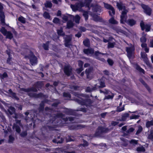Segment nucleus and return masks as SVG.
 I'll use <instances>...</instances> for the list:
<instances>
[{
    "instance_id": "obj_1",
    "label": "nucleus",
    "mask_w": 153,
    "mask_h": 153,
    "mask_svg": "<svg viewBox=\"0 0 153 153\" xmlns=\"http://www.w3.org/2000/svg\"><path fill=\"white\" fill-rule=\"evenodd\" d=\"M117 6L120 10H123L120 16V22L124 23L126 22L128 25L132 26L134 25L136 23V21L132 19H128L126 21V13L128 10L125 6L121 3L117 2Z\"/></svg>"
},
{
    "instance_id": "obj_2",
    "label": "nucleus",
    "mask_w": 153,
    "mask_h": 153,
    "mask_svg": "<svg viewBox=\"0 0 153 153\" xmlns=\"http://www.w3.org/2000/svg\"><path fill=\"white\" fill-rule=\"evenodd\" d=\"M85 2V3H83L81 2L79 3L76 4L74 5H71V7L73 11H76L79 10L82 7L85 6L89 7V4L91 2V1L90 0H86Z\"/></svg>"
},
{
    "instance_id": "obj_3",
    "label": "nucleus",
    "mask_w": 153,
    "mask_h": 153,
    "mask_svg": "<svg viewBox=\"0 0 153 153\" xmlns=\"http://www.w3.org/2000/svg\"><path fill=\"white\" fill-rule=\"evenodd\" d=\"M134 47L131 44L130 45L129 47H126V51L127 52V55L129 59L134 58Z\"/></svg>"
},
{
    "instance_id": "obj_4",
    "label": "nucleus",
    "mask_w": 153,
    "mask_h": 153,
    "mask_svg": "<svg viewBox=\"0 0 153 153\" xmlns=\"http://www.w3.org/2000/svg\"><path fill=\"white\" fill-rule=\"evenodd\" d=\"M75 95L78 97V99H76V101L81 105H88L89 104H90L91 103V102L90 100H88L86 101H85L84 100V99L79 97V95L78 94H76Z\"/></svg>"
},
{
    "instance_id": "obj_5",
    "label": "nucleus",
    "mask_w": 153,
    "mask_h": 153,
    "mask_svg": "<svg viewBox=\"0 0 153 153\" xmlns=\"http://www.w3.org/2000/svg\"><path fill=\"white\" fill-rule=\"evenodd\" d=\"M3 9V6L1 3H0V19L1 24L2 25H4L5 24V16L4 13L2 12Z\"/></svg>"
},
{
    "instance_id": "obj_6",
    "label": "nucleus",
    "mask_w": 153,
    "mask_h": 153,
    "mask_svg": "<svg viewBox=\"0 0 153 153\" xmlns=\"http://www.w3.org/2000/svg\"><path fill=\"white\" fill-rule=\"evenodd\" d=\"M108 131V129L106 128L99 127L96 132V134L97 136H98L102 133H106Z\"/></svg>"
},
{
    "instance_id": "obj_7",
    "label": "nucleus",
    "mask_w": 153,
    "mask_h": 153,
    "mask_svg": "<svg viewBox=\"0 0 153 153\" xmlns=\"http://www.w3.org/2000/svg\"><path fill=\"white\" fill-rule=\"evenodd\" d=\"M29 57L30 63L32 65H35L37 63V58L32 53H31V55L29 56Z\"/></svg>"
},
{
    "instance_id": "obj_8",
    "label": "nucleus",
    "mask_w": 153,
    "mask_h": 153,
    "mask_svg": "<svg viewBox=\"0 0 153 153\" xmlns=\"http://www.w3.org/2000/svg\"><path fill=\"white\" fill-rule=\"evenodd\" d=\"M141 7L144 10V12L147 15L150 16L151 14L152 10L148 6L145 4H142Z\"/></svg>"
},
{
    "instance_id": "obj_9",
    "label": "nucleus",
    "mask_w": 153,
    "mask_h": 153,
    "mask_svg": "<svg viewBox=\"0 0 153 153\" xmlns=\"http://www.w3.org/2000/svg\"><path fill=\"white\" fill-rule=\"evenodd\" d=\"M104 6L106 8L110 10L109 11L110 15L112 16L115 14V12L114 10L111 6L108 4H105Z\"/></svg>"
},
{
    "instance_id": "obj_10",
    "label": "nucleus",
    "mask_w": 153,
    "mask_h": 153,
    "mask_svg": "<svg viewBox=\"0 0 153 153\" xmlns=\"http://www.w3.org/2000/svg\"><path fill=\"white\" fill-rule=\"evenodd\" d=\"M140 26L142 30L146 29V32H148L150 30L151 27V25H145L143 22H142L140 23Z\"/></svg>"
},
{
    "instance_id": "obj_11",
    "label": "nucleus",
    "mask_w": 153,
    "mask_h": 153,
    "mask_svg": "<svg viewBox=\"0 0 153 153\" xmlns=\"http://www.w3.org/2000/svg\"><path fill=\"white\" fill-rule=\"evenodd\" d=\"M93 68L90 67L87 69L85 70V73L87 75V77L88 79H91L92 77V71Z\"/></svg>"
},
{
    "instance_id": "obj_12",
    "label": "nucleus",
    "mask_w": 153,
    "mask_h": 153,
    "mask_svg": "<svg viewBox=\"0 0 153 153\" xmlns=\"http://www.w3.org/2000/svg\"><path fill=\"white\" fill-rule=\"evenodd\" d=\"M20 126H21V125L20 124V122L19 120L17 121L16 124H14L13 126V128L15 129L16 131L18 133H20L21 130L19 127Z\"/></svg>"
},
{
    "instance_id": "obj_13",
    "label": "nucleus",
    "mask_w": 153,
    "mask_h": 153,
    "mask_svg": "<svg viewBox=\"0 0 153 153\" xmlns=\"http://www.w3.org/2000/svg\"><path fill=\"white\" fill-rule=\"evenodd\" d=\"M141 58L146 62V64L149 67H150V65L148 61V58L147 56V54L141 52Z\"/></svg>"
},
{
    "instance_id": "obj_14",
    "label": "nucleus",
    "mask_w": 153,
    "mask_h": 153,
    "mask_svg": "<svg viewBox=\"0 0 153 153\" xmlns=\"http://www.w3.org/2000/svg\"><path fill=\"white\" fill-rule=\"evenodd\" d=\"M71 68L69 65L65 66L64 67V71L67 75L69 76L71 73Z\"/></svg>"
},
{
    "instance_id": "obj_15",
    "label": "nucleus",
    "mask_w": 153,
    "mask_h": 153,
    "mask_svg": "<svg viewBox=\"0 0 153 153\" xmlns=\"http://www.w3.org/2000/svg\"><path fill=\"white\" fill-rule=\"evenodd\" d=\"M68 38H65V46L67 47H70L71 46V44L70 42L71 39V36H68Z\"/></svg>"
},
{
    "instance_id": "obj_16",
    "label": "nucleus",
    "mask_w": 153,
    "mask_h": 153,
    "mask_svg": "<svg viewBox=\"0 0 153 153\" xmlns=\"http://www.w3.org/2000/svg\"><path fill=\"white\" fill-rule=\"evenodd\" d=\"M94 51L92 49H84L83 50L84 52L86 54L88 55H90L93 54Z\"/></svg>"
},
{
    "instance_id": "obj_17",
    "label": "nucleus",
    "mask_w": 153,
    "mask_h": 153,
    "mask_svg": "<svg viewBox=\"0 0 153 153\" xmlns=\"http://www.w3.org/2000/svg\"><path fill=\"white\" fill-rule=\"evenodd\" d=\"M53 142L55 143H62L63 141L62 139L60 138V137L59 136L57 138H56L53 139Z\"/></svg>"
},
{
    "instance_id": "obj_18",
    "label": "nucleus",
    "mask_w": 153,
    "mask_h": 153,
    "mask_svg": "<svg viewBox=\"0 0 153 153\" xmlns=\"http://www.w3.org/2000/svg\"><path fill=\"white\" fill-rule=\"evenodd\" d=\"M6 37V38L9 39H11L13 37V36L12 33L9 31H7L6 34L4 35Z\"/></svg>"
},
{
    "instance_id": "obj_19",
    "label": "nucleus",
    "mask_w": 153,
    "mask_h": 153,
    "mask_svg": "<svg viewBox=\"0 0 153 153\" xmlns=\"http://www.w3.org/2000/svg\"><path fill=\"white\" fill-rule=\"evenodd\" d=\"M8 92L10 96L14 98L17 100H18V98L17 97L16 95L14 93H13L11 89H9L8 90Z\"/></svg>"
},
{
    "instance_id": "obj_20",
    "label": "nucleus",
    "mask_w": 153,
    "mask_h": 153,
    "mask_svg": "<svg viewBox=\"0 0 153 153\" xmlns=\"http://www.w3.org/2000/svg\"><path fill=\"white\" fill-rule=\"evenodd\" d=\"M134 67L137 70L139 71L140 72L143 73L144 72V70L141 68L139 66L135 64L134 65Z\"/></svg>"
},
{
    "instance_id": "obj_21",
    "label": "nucleus",
    "mask_w": 153,
    "mask_h": 153,
    "mask_svg": "<svg viewBox=\"0 0 153 153\" xmlns=\"http://www.w3.org/2000/svg\"><path fill=\"white\" fill-rule=\"evenodd\" d=\"M14 140V137L13 136L10 135L9 136L8 143H12L13 142Z\"/></svg>"
},
{
    "instance_id": "obj_22",
    "label": "nucleus",
    "mask_w": 153,
    "mask_h": 153,
    "mask_svg": "<svg viewBox=\"0 0 153 153\" xmlns=\"http://www.w3.org/2000/svg\"><path fill=\"white\" fill-rule=\"evenodd\" d=\"M141 46L143 48H144V50L146 53L149 52V48L147 47V44L146 43H142Z\"/></svg>"
},
{
    "instance_id": "obj_23",
    "label": "nucleus",
    "mask_w": 153,
    "mask_h": 153,
    "mask_svg": "<svg viewBox=\"0 0 153 153\" xmlns=\"http://www.w3.org/2000/svg\"><path fill=\"white\" fill-rule=\"evenodd\" d=\"M146 34H143L142 36L140 38V41L142 43H145L146 41Z\"/></svg>"
},
{
    "instance_id": "obj_24",
    "label": "nucleus",
    "mask_w": 153,
    "mask_h": 153,
    "mask_svg": "<svg viewBox=\"0 0 153 153\" xmlns=\"http://www.w3.org/2000/svg\"><path fill=\"white\" fill-rule=\"evenodd\" d=\"M18 20L22 23H25L26 22L25 19L22 16L19 17L18 19Z\"/></svg>"
},
{
    "instance_id": "obj_25",
    "label": "nucleus",
    "mask_w": 153,
    "mask_h": 153,
    "mask_svg": "<svg viewBox=\"0 0 153 153\" xmlns=\"http://www.w3.org/2000/svg\"><path fill=\"white\" fill-rule=\"evenodd\" d=\"M115 44V42H108V48H112L114 47Z\"/></svg>"
},
{
    "instance_id": "obj_26",
    "label": "nucleus",
    "mask_w": 153,
    "mask_h": 153,
    "mask_svg": "<svg viewBox=\"0 0 153 153\" xmlns=\"http://www.w3.org/2000/svg\"><path fill=\"white\" fill-rule=\"evenodd\" d=\"M83 43L85 46L88 47L90 45L89 41L88 39H86L83 41Z\"/></svg>"
},
{
    "instance_id": "obj_27",
    "label": "nucleus",
    "mask_w": 153,
    "mask_h": 153,
    "mask_svg": "<svg viewBox=\"0 0 153 153\" xmlns=\"http://www.w3.org/2000/svg\"><path fill=\"white\" fill-rule=\"evenodd\" d=\"M109 22L110 23L112 24H116L117 23V22L113 18L110 19L109 20Z\"/></svg>"
},
{
    "instance_id": "obj_28",
    "label": "nucleus",
    "mask_w": 153,
    "mask_h": 153,
    "mask_svg": "<svg viewBox=\"0 0 153 153\" xmlns=\"http://www.w3.org/2000/svg\"><path fill=\"white\" fill-rule=\"evenodd\" d=\"M93 17V19L96 21H99L100 20V18L97 16L95 15H92Z\"/></svg>"
},
{
    "instance_id": "obj_29",
    "label": "nucleus",
    "mask_w": 153,
    "mask_h": 153,
    "mask_svg": "<svg viewBox=\"0 0 153 153\" xmlns=\"http://www.w3.org/2000/svg\"><path fill=\"white\" fill-rule=\"evenodd\" d=\"M53 22L55 24H59L60 23V21L59 19L58 18L55 17L53 19Z\"/></svg>"
},
{
    "instance_id": "obj_30",
    "label": "nucleus",
    "mask_w": 153,
    "mask_h": 153,
    "mask_svg": "<svg viewBox=\"0 0 153 153\" xmlns=\"http://www.w3.org/2000/svg\"><path fill=\"white\" fill-rule=\"evenodd\" d=\"M8 111L10 114H12L15 113V108L12 107H10L8 110Z\"/></svg>"
},
{
    "instance_id": "obj_31",
    "label": "nucleus",
    "mask_w": 153,
    "mask_h": 153,
    "mask_svg": "<svg viewBox=\"0 0 153 153\" xmlns=\"http://www.w3.org/2000/svg\"><path fill=\"white\" fill-rule=\"evenodd\" d=\"M43 16L46 19H49L50 18V16L49 13L45 12L43 14Z\"/></svg>"
},
{
    "instance_id": "obj_32",
    "label": "nucleus",
    "mask_w": 153,
    "mask_h": 153,
    "mask_svg": "<svg viewBox=\"0 0 153 153\" xmlns=\"http://www.w3.org/2000/svg\"><path fill=\"white\" fill-rule=\"evenodd\" d=\"M74 24L72 22L70 21L68 22L67 24V27L68 28H70L73 26Z\"/></svg>"
},
{
    "instance_id": "obj_33",
    "label": "nucleus",
    "mask_w": 153,
    "mask_h": 153,
    "mask_svg": "<svg viewBox=\"0 0 153 153\" xmlns=\"http://www.w3.org/2000/svg\"><path fill=\"white\" fill-rule=\"evenodd\" d=\"M80 17L78 15H76L75 17V21L76 23H78L79 22Z\"/></svg>"
},
{
    "instance_id": "obj_34",
    "label": "nucleus",
    "mask_w": 153,
    "mask_h": 153,
    "mask_svg": "<svg viewBox=\"0 0 153 153\" xmlns=\"http://www.w3.org/2000/svg\"><path fill=\"white\" fill-rule=\"evenodd\" d=\"M45 6L48 7H51L52 6V4L51 2L49 1H47L46 3L45 4Z\"/></svg>"
},
{
    "instance_id": "obj_35",
    "label": "nucleus",
    "mask_w": 153,
    "mask_h": 153,
    "mask_svg": "<svg viewBox=\"0 0 153 153\" xmlns=\"http://www.w3.org/2000/svg\"><path fill=\"white\" fill-rule=\"evenodd\" d=\"M57 33L59 35L62 36L64 35V33L63 32L62 30V28H60V29L57 30Z\"/></svg>"
},
{
    "instance_id": "obj_36",
    "label": "nucleus",
    "mask_w": 153,
    "mask_h": 153,
    "mask_svg": "<svg viewBox=\"0 0 153 153\" xmlns=\"http://www.w3.org/2000/svg\"><path fill=\"white\" fill-rule=\"evenodd\" d=\"M97 86H96V88L97 87ZM96 89V88H95V87H94V88H90V87H88L86 89V91L87 92H90V91H93V90H95Z\"/></svg>"
},
{
    "instance_id": "obj_37",
    "label": "nucleus",
    "mask_w": 153,
    "mask_h": 153,
    "mask_svg": "<svg viewBox=\"0 0 153 153\" xmlns=\"http://www.w3.org/2000/svg\"><path fill=\"white\" fill-rule=\"evenodd\" d=\"M1 31L2 33L4 35L7 32V31L6 30L4 27H2L1 30Z\"/></svg>"
},
{
    "instance_id": "obj_38",
    "label": "nucleus",
    "mask_w": 153,
    "mask_h": 153,
    "mask_svg": "<svg viewBox=\"0 0 153 153\" xmlns=\"http://www.w3.org/2000/svg\"><path fill=\"white\" fill-rule=\"evenodd\" d=\"M99 82H100V85L99 86V87L103 88L105 86V83L103 81H102L101 80H100Z\"/></svg>"
},
{
    "instance_id": "obj_39",
    "label": "nucleus",
    "mask_w": 153,
    "mask_h": 153,
    "mask_svg": "<svg viewBox=\"0 0 153 153\" xmlns=\"http://www.w3.org/2000/svg\"><path fill=\"white\" fill-rule=\"evenodd\" d=\"M153 125V121H148L147 122L146 126L147 127H150V126Z\"/></svg>"
},
{
    "instance_id": "obj_40",
    "label": "nucleus",
    "mask_w": 153,
    "mask_h": 153,
    "mask_svg": "<svg viewBox=\"0 0 153 153\" xmlns=\"http://www.w3.org/2000/svg\"><path fill=\"white\" fill-rule=\"evenodd\" d=\"M137 151L140 152H144L145 151L144 148L143 146L137 148Z\"/></svg>"
},
{
    "instance_id": "obj_41",
    "label": "nucleus",
    "mask_w": 153,
    "mask_h": 153,
    "mask_svg": "<svg viewBox=\"0 0 153 153\" xmlns=\"http://www.w3.org/2000/svg\"><path fill=\"white\" fill-rule=\"evenodd\" d=\"M83 15L85 18V20L88 19V13L87 12L85 11L83 12Z\"/></svg>"
},
{
    "instance_id": "obj_42",
    "label": "nucleus",
    "mask_w": 153,
    "mask_h": 153,
    "mask_svg": "<svg viewBox=\"0 0 153 153\" xmlns=\"http://www.w3.org/2000/svg\"><path fill=\"white\" fill-rule=\"evenodd\" d=\"M142 127L140 126H138V129L137 130V131L136 133V134H137L140 133L142 131Z\"/></svg>"
},
{
    "instance_id": "obj_43",
    "label": "nucleus",
    "mask_w": 153,
    "mask_h": 153,
    "mask_svg": "<svg viewBox=\"0 0 153 153\" xmlns=\"http://www.w3.org/2000/svg\"><path fill=\"white\" fill-rule=\"evenodd\" d=\"M100 93H103L104 94H109V92H110L108 90H107L106 89L105 90L103 91H102L101 90H100Z\"/></svg>"
},
{
    "instance_id": "obj_44",
    "label": "nucleus",
    "mask_w": 153,
    "mask_h": 153,
    "mask_svg": "<svg viewBox=\"0 0 153 153\" xmlns=\"http://www.w3.org/2000/svg\"><path fill=\"white\" fill-rule=\"evenodd\" d=\"M7 74L6 73H4L2 75L0 76V77L2 79H4V78L7 77Z\"/></svg>"
},
{
    "instance_id": "obj_45",
    "label": "nucleus",
    "mask_w": 153,
    "mask_h": 153,
    "mask_svg": "<svg viewBox=\"0 0 153 153\" xmlns=\"http://www.w3.org/2000/svg\"><path fill=\"white\" fill-rule=\"evenodd\" d=\"M48 42H47L46 44H44L43 45V47L45 50H48Z\"/></svg>"
},
{
    "instance_id": "obj_46",
    "label": "nucleus",
    "mask_w": 153,
    "mask_h": 153,
    "mask_svg": "<svg viewBox=\"0 0 153 153\" xmlns=\"http://www.w3.org/2000/svg\"><path fill=\"white\" fill-rule=\"evenodd\" d=\"M114 97V95L112 94L111 95H108L107 96H106L105 98V99H112Z\"/></svg>"
},
{
    "instance_id": "obj_47",
    "label": "nucleus",
    "mask_w": 153,
    "mask_h": 153,
    "mask_svg": "<svg viewBox=\"0 0 153 153\" xmlns=\"http://www.w3.org/2000/svg\"><path fill=\"white\" fill-rule=\"evenodd\" d=\"M134 130V129L132 128H130L127 131V133H130L131 132H132Z\"/></svg>"
},
{
    "instance_id": "obj_48",
    "label": "nucleus",
    "mask_w": 153,
    "mask_h": 153,
    "mask_svg": "<svg viewBox=\"0 0 153 153\" xmlns=\"http://www.w3.org/2000/svg\"><path fill=\"white\" fill-rule=\"evenodd\" d=\"M107 62L110 65H112L113 64V61L110 59H108L107 60Z\"/></svg>"
},
{
    "instance_id": "obj_49",
    "label": "nucleus",
    "mask_w": 153,
    "mask_h": 153,
    "mask_svg": "<svg viewBox=\"0 0 153 153\" xmlns=\"http://www.w3.org/2000/svg\"><path fill=\"white\" fill-rule=\"evenodd\" d=\"M63 96L65 97H69V98L71 97V96H70V94H69L68 93H64Z\"/></svg>"
},
{
    "instance_id": "obj_50",
    "label": "nucleus",
    "mask_w": 153,
    "mask_h": 153,
    "mask_svg": "<svg viewBox=\"0 0 153 153\" xmlns=\"http://www.w3.org/2000/svg\"><path fill=\"white\" fill-rule=\"evenodd\" d=\"M130 143L132 144H137V141L134 140H131V141L130 142Z\"/></svg>"
},
{
    "instance_id": "obj_51",
    "label": "nucleus",
    "mask_w": 153,
    "mask_h": 153,
    "mask_svg": "<svg viewBox=\"0 0 153 153\" xmlns=\"http://www.w3.org/2000/svg\"><path fill=\"white\" fill-rule=\"evenodd\" d=\"M139 117V116L138 115H133L132 116H131L130 118L131 119H136L137 118Z\"/></svg>"
},
{
    "instance_id": "obj_52",
    "label": "nucleus",
    "mask_w": 153,
    "mask_h": 153,
    "mask_svg": "<svg viewBox=\"0 0 153 153\" xmlns=\"http://www.w3.org/2000/svg\"><path fill=\"white\" fill-rule=\"evenodd\" d=\"M83 69L82 68V67H80L79 69H77L76 70V71L78 73H79L80 72H81L82 70Z\"/></svg>"
},
{
    "instance_id": "obj_53",
    "label": "nucleus",
    "mask_w": 153,
    "mask_h": 153,
    "mask_svg": "<svg viewBox=\"0 0 153 153\" xmlns=\"http://www.w3.org/2000/svg\"><path fill=\"white\" fill-rule=\"evenodd\" d=\"M31 90V89H24V88H22L21 90L22 91H24L25 92H28L30 91Z\"/></svg>"
},
{
    "instance_id": "obj_54",
    "label": "nucleus",
    "mask_w": 153,
    "mask_h": 153,
    "mask_svg": "<svg viewBox=\"0 0 153 153\" xmlns=\"http://www.w3.org/2000/svg\"><path fill=\"white\" fill-rule=\"evenodd\" d=\"M12 58L10 57V56L9 57V58L7 60V63L9 64H10L11 62L10 61H12Z\"/></svg>"
},
{
    "instance_id": "obj_55",
    "label": "nucleus",
    "mask_w": 153,
    "mask_h": 153,
    "mask_svg": "<svg viewBox=\"0 0 153 153\" xmlns=\"http://www.w3.org/2000/svg\"><path fill=\"white\" fill-rule=\"evenodd\" d=\"M83 64V63L82 61H78V65L80 68L82 67Z\"/></svg>"
},
{
    "instance_id": "obj_56",
    "label": "nucleus",
    "mask_w": 153,
    "mask_h": 153,
    "mask_svg": "<svg viewBox=\"0 0 153 153\" xmlns=\"http://www.w3.org/2000/svg\"><path fill=\"white\" fill-rule=\"evenodd\" d=\"M118 123L116 121H112L111 123V124L113 126H115V125H117L118 124Z\"/></svg>"
},
{
    "instance_id": "obj_57",
    "label": "nucleus",
    "mask_w": 153,
    "mask_h": 153,
    "mask_svg": "<svg viewBox=\"0 0 153 153\" xmlns=\"http://www.w3.org/2000/svg\"><path fill=\"white\" fill-rule=\"evenodd\" d=\"M27 134V133L26 131H24L22 132L21 134V136L22 137H25Z\"/></svg>"
},
{
    "instance_id": "obj_58",
    "label": "nucleus",
    "mask_w": 153,
    "mask_h": 153,
    "mask_svg": "<svg viewBox=\"0 0 153 153\" xmlns=\"http://www.w3.org/2000/svg\"><path fill=\"white\" fill-rule=\"evenodd\" d=\"M62 19L63 20H64L65 21H66L68 20V17L65 16L64 15L62 17Z\"/></svg>"
},
{
    "instance_id": "obj_59",
    "label": "nucleus",
    "mask_w": 153,
    "mask_h": 153,
    "mask_svg": "<svg viewBox=\"0 0 153 153\" xmlns=\"http://www.w3.org/2000/svg\"><path fill=\"white\" fill-rule=\"evenodd\" d=\"M149 46L153 48V40H151L150 41Z\"/></svg>"
},
{
    "instance_id": "obj_60",
    "label": "nucleus",
    "mask_w": 153,
    "mask_h": 153,
    "mask_svg": "<svg viewBox=\"0 0 153 153\" xmlns=\"http://www.w3.org/2000/svg\"><path fill=\"white\" fill-rule=\"evenodd\" d=\"M94 54H95V55H96V56H98V55H100V54H104L103 53H101L99 52L98 51H96L95 52Z\"/></svg>"
},
{
    "instance_id": "obj_61",
    "label": "nucleus",
    "mask_w": 153,
    "mask_h": 153,
    "mask_svg": "<svg viewBox=\"0 0 153 153\" xmlns=\"http://www.w3.org/2000/svg\"><path fill=\"white\" fill-rule=\"evenodd\" d=\"M29 114V113L28 112H26L25 113V114L26 115L25 117V120H28V118L26 117Z\"/></svg>"
},
{
    "instance_id": "obj_62",
    "label": "nucleus",
    "mask_w": 153,
    "mask_h": 153,
    "mask_svg": "<svg viewBox=\"0 0 153 153\" xmlns=\"http://www.w3.org/2000/svg\"><path fill=\"white\" fill-rule=\"evenodd\" d=\"M81 36V34L79 33H77V34H76L75 35V36L77 37H78V38L80 37Z\"/></svg>"
},
{
    "instance_id": "obj_63",
    "label": "nucleus",
    "mask_w": 153,
    "mask_h": 153,
    "mask_svg": "<svg viewBox=\"0 0 153 153\" xmlns=\"http://www.w3.org/2000/svg\"><path fill=\"white\" fill-rule=\"evenodd\" d=\"M122 129L123 131H125L127 129V126H124L122 128Z\"/></svg>"
},
{
    "instance_id": "obj_64",
    "label": "nucleus",
    "mask_w": 153,
    "mask_h": 153,
    "mask_svg": "<svg viewBox=\"0 0 153 153\" xmlns=\"http://www.w3.org/2000/svg\"><path fill=\"white\" fill-rule=\"evenodd\" d=\"M61 15V12L59 10L57 12V13L56 14V16H60Z\"/></svg>"
}]
</instances>
